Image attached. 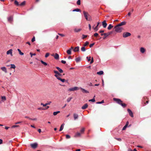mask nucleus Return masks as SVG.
I'll return each mask as SVG.
<instances>
[{"label": "nucleus", "mask_w": 151, "mask_h": 151, "mask_svg": "<svg viewBox=\"0 0 151 151\" xmlns=\"http://www.w3.org/2000/svg\"><path fill=\"white\" fill-rule=\"evenodd\" d=\"M113 100L119 104L121 105L123 108H125L127 106V104L123 103V101L120 99L116 98H114Z\"/></svg>", "instance_id": "1"}, {"label": "nucleus", "mask_w": 151, "mask_h": 151, "mask_svg": "<svg viewBox=\"0 0 151 151\" xmlns=\"http://www.w3.org/2000/svg\"><path fill=\"white\" fill-rule=\"evenodd\" d=\"M83 13L85 18L87 21H91L92 20L91 17L88 12L84 11H83Z\"/></svg>", "instance_id": "2"}, {"label": "nucleus", "mask_w": 151, "mask_h": 151, "mask_svg": "<svg viewBox=\"0 0 151 151\" xmlns=\"http://www.w3.org/2000/svg\"><path fill=\"white\" fill-rule=\"evenodd\" d=\"M114 28L115 29V31L117 32H121L122 31V28L121 27H120L119 26H118V25H116L114 27Z\"/></svg>", "instance_id": "3"}, {"label": "nucleus", "mask_w": 151, "mask_h": 151, "mask_svg": "<svg viewBox=\"0 0 151 151\" xmlns=\"http://www.w3.org/2000/svg\"><path fill=\"white\" fill-rule=\"evenodd\" d=\"M131 34L129 32H126L123 33V37L124 38L130 36Z\"/></svg>", "instance_id": "4"}, {"label": "nucleus", "mask_w": 151, "mask_h": 151, "mask_svg": "<svg viewBox=\"0 0 151 151\" xmlns=\"http://www.w3.org/2000/svg\"><path fill=\"white\" fill-rule=\"evenodd\" d=\"M79 89V88L77 87H75L72 88H70L68 91H76L78 90Z\"/></svg>", "instance_id": "5"}, {"label": "nucleus", "mask_w": 151, "mask_h": 151, "mask_svg": "<svg viewBox=\"0 0 151 151\" xmlns=\"http://www.w3.org/2000/svg\"><path fill=\"white\" fill-rule=\"evenodd\" d=\"M55 76L60 81H62L63 82H65V80L64 79H62L60 77H59V76H58L57 75H55Z\"/></svg>", "instance_id": "6"}, {"label": "nucleus", "mask_w": 151, "mask_h": 151, "mask_svg": "<svg viewBox=\"0 0 151 151\" xmlns=\"http://www.w3.org/2000/svg\"><path fill=\"white\" fill-rule=\"evenodd\" d=\"M7 20L8 22L9 23H12V22L13 21V16H11L7 18Z\"/></svg>", "instance_id": "7"}, {"label": "nucleus", "mask_w": 151, "mask_h": 151, "mask_svg": "<svg viewBox=\"0 0 151 151\" xmlns=\"http://www.w3.org/2000/svg\"><path fill=\"white\" fill-rule=\"evenodd\" d=\"M30 145L32 148L35 149L37 147V144L36 143H34L31 144Z\"/></svg>", "instance_id": "8"}, {"label": "nucleus", "mask_w": 151, "mask_h": 151, "mask_svg": "<svg viewBox=\"0 0 151 151\" xmlns=\"http://www.w3.org/2000/svg\"><path fill=\"white\" fill-rule=\"evenodd\" d=\"M127 111L129 113V115L132 117H133V115L132 111L129 109H127Z\"/></svg>", "instance_id": "9"}, {"label": "nucleus", "mask_w": 151, "mask_h": 151, "mask_svg": "<svg viewBox=\"0 0 151 151\" xmlns=\"http://www.w3.org/2000/svg\"><path fill=\"white\" fill-rule=\"evenodd\" d=\"M1 100H0V103H2V102H4L6 100V98L5 96H1Z\"/></svg>", "instance_id": "10"}, {"label": "nucleus", "mask_w": 151, "mask_h": 151, "mask_svg": "<svg viewBox=\"0 0 151 151\" xmlns=\"http://www.w3.org/2000/svg\"><path fill=\"white\" fill-rule=\"evenodd\" d=\"M12 49H10L8 51H7L6 52V54L7 55L10 54L11 56H13V55L12 54Z\"/></svg>", "instance_id": "11"}, {"label": "nucleus", "mask_w": 151, "mask_h": 151, "mask_svg": "<svg viewBox=\"0 0 151 151\" xmlns=\"http://www.w3.org/2000/svg\"><path fill=\"white\" fill-rule=\"evenodd\" d=\"M74 119L76 120L78 118V114L76 113H74L73 114Z\"/></svg>", "instance_id": "12"}, {"label": "nucleus", "mask_w": 151, "mask_h": 151, "mask_svg": "<svg viewBox=\"0 0 151 151\" xmlns=\"http://www.w3.org/2000/svg\"><path fill=\"white\" fill-rule=\"evenodd\" d=\"M106 22V21L104 20L102 22V25L104 28H106L107 25V24Z\"/></svg>", "instance_id": "13"}, {"label": "nucleus", "mask_w": 151, "mask_h": 151, "mask_svg": "<svg viewBox=\"0 0 151 151\" xmlns=\"http://www.w3.org/2000/svg\"><path fill=\"white\" fill-rule=\"evenodd\" d=\"M126 22H121V23L118 24L117 25H118V26H119L120 27L121 26L126 24Z\"/></svg>", "instance_id": "14"}, {"label": "nucleus", "mask_w": 151, "mask_h": 151, "mask_svg": "<svg viewBox=\"0 0 151 151\" xmlns=\"http://www.w3.org/2000/svg\"><path fill=\"white\" fill-rule=\"evenodd\" d=\"M79 47L78 46H77L75 47L73 49V51L74 52H78L79 51Z\"/></svg>", "instance_id": "15"}, {"label": "nucleus", "mask_w": 151, "mask_h": 151, "mask_svg": "<svg viewBox=\"0 0 151 151\" xmlns=\"http://www.w3.org/2000/svg\"><path fill=\"white\" fill-rule=\"evenodd\" d=\"M104 36L103 37V39H105L106 37L109 35V33H104Z\"/></svg>", "instance_id": "16"}, {"label": "nucleus", "mask_w": 151, "mask_h": 151, "mask_svg": "<svg viewBox=\"0 0 151 151\" xmlns=\"http://www.w3.org/2000/svg\"><path fill=\"white\" fill-rule=\"evenodd\" d=\"M1 69L3 71L5 72V73H6L7 72V70L6 68L5 67H2L1 68Z\"/></svg>", "instance_id": "17"}, {"label": "nucleus", "mask_w": 151, "mask_h": 151, "mask_svg": "<svg viewBox=\"0 0 151 151\" xmlns=\"http://www.w3.org/2000/svg\"><path fill=\"white\" fill-rule=\"evenodd\" d=\"M88 106V105L87 104H84V105L81 108L83 109H86V108H87Z\"/></svg>", "instance_id": "18"}, {"label": "nucleus", "mask_w": 151, "mask_h": 151, "mask_svg": "<svg viewBox=\"0 0 151 151\" xmlns=\"http://www.w3.org/2000/svg\"><path fill=\"white\" fill-rule=\"evenodd\" d=\"M80 89L82 90V92L83 93H89V92L84 89L82 88H80Z\"/></svg>", "instance_id": "19"}, {"label": "nucleus", "mask_w": 151, "mask_h": 151, "mask_svg": "<svg viewBox=\"0 0 151 151\" xmlns=\"http://www.w3.org/2000/svg\"><path fill=\"white\" fill-rule=\"evenodd\" d=\"M55 58L56 59L58 60L59 59V55L58 54L56 53L54 56Z\"/></svg>", "instance_id": "20"}, {"label": "nucleus", "mask_w": 151, "mask_h": 151, "mask_svg": "<svg viewBox=\"0 0 151 151\" xmlns=\"http://www.w3.org/2000/svg\"><path fill=\"white\" fill-rule=\"evenodd\" d=\"M144 99H145V100L146 99H147L148 100V99H147V98H145V97L144 98ZM149 102V101L148 100H147L146 102H144L143 104V106H145L146 105V103L148 104Z\"/></svg>", "instance_id": "21"}, {"label": "nucleus", "mask_w": 151, "mask_h": 151, "mask_svg": "<svg viewBox=\"0 0 151 151\" xmlns=\"http://www.w3.org/2000/svg\"><path fill=\"white\" fill-rule=\"evenodd\" d=\"M56 68L58 70L60 73H63V70L59 67H56Z\"/></svg>", "instance_id": "22"}, {"label": "nucleus", "mask_w": 151, "mask_h": 151, "mask_svg": "<svg viewBox=\"0 0 151 151\" xmlns=\"http://www.w3.org/2000/svg\"><path fill=\"white\" fill-rule=\"evenodd\" d=\"M140 52L142 53H144L145 51V49L143 47H141L140 49Z\"/></svg>", "instance_id": "23"}, {"label": "nucleus", "mask_w": 151, "mask_h": 151, "mask_svg": "<svg viewBox=\"0 0 151 151\" xmlns=\"http://www.w3.org/2000/svg\"><path fill=\"white\" fill-rule=\"evenodd\" d=\"M81 30V29H77L75 28L74 29V31L75 32H79Z\"/></svg>", "instance_id": "24"}, {"label": "nucleus", "mask_w": 151, "mask_h": 151, "mask_svg": "<svg viewBox=\"0 0 151 151\" xmlns=\"http://www.w3.org/2000/svg\"><path fill=\"white\" fill-rule=\"evenodd\" d=\"M64 123L63 124L61 125L60 127V130H59L60 131H61L63 130V128H64Z\"/></svg>", "instance_id": "25"}, {"label": "nucleus", "mask_w": 151, "mask_h": 151, "mask_svg": "<svg viewBox=\"0 0 151 151\" xmlns=\"http://www.w3.org/2000/svg\"><path fill=\"white\" fill-rule=\"evenodd\" d=\"M113 26H112V25L111 24H110L109 25V26H108V28H107V29H108V30H110V29H111L112 28H113Z\"/></svg>", "instance_id": "26"}, {"label": "nucleus", "mask_w": 151, "mask_h": 151, "mask_svg": "<svg viewBox=\"0 0 151 151\" xmlns=\"http://www.w3.org/2000/svg\"><path fill=\"white\" fill-rule=\"evenodd\" d=\"M103 73H104V72L103 71H100L99 72H97V74L100 75L103 74Z\"/></svg>", "instance_id": "27"}, {"label": "nucleus", "mask_w": 151, "mask_h": 151, "mask_svg": "<svg viewBox=\"0 0 151 151\" xmlns=\"http://www.w3.org/2000/svg\"><path fill=\"white\" fill-rule=\"evenodd\" d=\"M17 50L19 52V54L21 55H24V53L22 52L21 50L19 49H17Z\"/></svg>", "instance_id": "28"}, {"label": "nucleus", "mask_w": 151, "mask_h": 151, "mask_svg": "<svg viewBox=\"0 0 151 151\" xmlns=\"http://www.w3.org/2000/svg\"><path fill=\"white\" fill-rule=\"evenodd\" d=\"M99 24V22H98L97 24V25L96 26V27L94 28V29L95 31H96L98 30V25Z\"/></svg>", "instance_id": "29"}, {"label": "nucleus", "mask_w": 151, "mask_h": 151, "mask_svg": "<svg viewBox=\"0 0 151 151\" xmlns=\"http://www.w3.org/2000/svg\"><path fill=\"white\" fill-rule=\"evenodd\" d=\"M81 50L82 52H85L86 50V49L85 48V47L83 46L81 48Z\"/></svg>", "instance_id": "30"}, {"label": "nucleus", "mask_w": 151, "mask_h": 151, "mask_svg": "<svg viewBox=\"0 0 151 151\" xmlns=\"http://www.w3.org/2000/svg\"><path fill=\"white\" fill-rule=\"evenodd\" d=\"M68 55H70L71 53V49H69L68 50L66 51Z\"/></svg>", "instance_id": "31"}, {"label": "nucleus", "mask_w": 151, "mask_h": 151, "mask_svg": "<svg viewBox=\"0 0 151 151\" xmlns=\"http://www.w3.org/2000/svg\"><path fill=\"white\" fill-rule=\"evenodd\" d=\"M14 4L17 6H19V5L18 1L17 0L15 1L14 2Z\"/></svg>", "instance_id": "32"}, {"label": "nucleus", "mask_w": 151, "mask_h": 151, "mask_svg": "<svg viewBox=\"0 0 151 151\" xmlns=\"http://www.w3.org/2000/svg\"><path fill=\"white\" fill-rule=\"evenodd\" d=\"M81 135V133H80L78 132L76 134L75 136L76 137H78L80 136Z\"/></svg>", "instance_id": "33"}, {"label": "nucleus", "mask_w": 151, "mask_h": 151, "mask_svg": "<svg viewBox=\"0 0 151 151\" xmlns=\"http://www.w3.org/2000/svg\"><path fill=\"white\" fill-rule=\"evenodd\" d=\"M10 65L11 66L10 67L11 69V68H14V69L15 68H16V66L14 64H11Z\"/></svg>", "instance_id": "34"}, {"label": "nucleus", "mask_w": 151, "mask_h": 151, "mask_svg": "<svg viewBox=\"0 0 151 151\" xmlns=\"http://www.w3.org/2000/svg\"><path fill=\"white\" fill-rule=\"evenodd\" d=\"M73 11V12L76 11V12H81V10L80 9H74Z\"/></svg>", "instance_id": "35"}, {"label": "nucleus", "mask_w": 151, "mask_h": 151, "mask_svg": "<svg viewBox=\"0 0 151 151\" xmlns=\"http://www.w3.org/2000/svg\"><path fill=\"white\" fill-rule=\"evenodd\" d=\"M80 60L81 58L80 57H78L76 58L75 59V60L77 62H79L80 61Z\"/></svg>", "instance_id": "36"}, {"label": "nucleus", "mask_w": 151, "mask_h": 151, "mask_svg": "<svg viewBox=\"0 0 151 151\" xmlns=\"http://www.w3.org/2000/svg\"><path fill=\"white\" fill-rule=\"evenodd\" d=\"M40 62H41L42 63V64H43L44 65H45V66H46L47 65V63L44 62L43 61H42V60H40Z\"/></svg>", "instance_id": "37"}, {"label": "nucleus", "mask_w": 151, "mask_h": 151, "mask_svg": "<svg viewBox=\"0 0 151 151\" xmlns=\"http://www.w3.org/2000/svg\"><path fill=\"white\" fill-rule=\"evenodd\" d=\"M60 112V111H57L56 112H54L53 113V114L54 116H55L57 115L58 113H59Z\"/></svg>", "instance_id": "38"}, {"label": "nucleus", "mask_w": 151, "mask_h": 151, "mask_svg": "<svg viewBox=\"0 0 151 151\" xmlns=\"http://www.w3.org/2000/svg\"><path fill=\"white\" fill-rule=\"evenodd\" d=\"M89 44V42H88L87 41L83 45V46L85 47L88 45Z\"/></svg>", "instance_id": "39"}, {"label": "nucleus", "mask_w": 151, "mask_h": 151, "mask_svg": "<svg viewBox=\"0 0 151 151\" xmlns=\"http://www.w3.org/2000/svg\"><path fill=\"white\" fill-rule=\"evenodd\" d=\"M26 2L25 1H23L22 3L21 4H19V6H23L25 5Z\"/></svg>", "instance_id": "40"}, {"label": "nucleus", "mask_w": 151, "mask_h": 151, "mask_svg": "<svg viewBox=\"0 0 151 151\" xmlns=\"http://www.w3.org/2000/svg\"><path fill=\"white\" fill-rule=\"evenodd\" d=\"M72 99V97H69L68 98V99H67V101L68 102H69Z\"/></svg>", "instance_id": "41"}, {"label": "nucleus", "mask_w": 151, "mask_h": 151, "mask_svg": "<svg viewBox=\"0 0 151 151\" xmlns=\"http://www.w3.org/2000/svg\"><path fill=\"white\" fill-rule=\"evenodd\" d=\"M84 131H85V128H83L81 129V130H80V132L81 133H83L84 132Z\"/></svg>", "instance_id": "42"}, {"label": "nucleus", "mask_w": 151, "mask_h": 151, "mask_svg": "<svg viewBox=\"0 0 151 151\" xmlns=\"http://www.w3.org/2000/svg\"><path fill=\"white\" fill-rule=\"evenodd\" d=\"M95 96H94V97H95ZM89 101H92V102H94L95 101V99L93 98V99H90L89 100Z\"/></svg>", "instance_id": "43"}, {"label": "nucleus", "mask_w": 151, "mask_h": 151, "mask_svg": "<svg viewBox=\"0 0 151 151\" xmlns=\"http://www.w3.org/2000/svg\"><path fill=\"white\" fill-rule=\"evenodd\" d=\"M76 3L78 5H80L81 4V0H78Z\"/></svg>", "instance_id": "44"}, {"label": "nucleus", "mask_w": 151, "mask_h": 151, "mask_svg": "<svg viewBox=\"0 0 151 151\" xmlns=\"http://www.w3.org/2000/svg\"><path fill=\"white\" fill-rule=\"evenodd\" d=\"M87 37V35H82V38L83 39L86 38Z\"/></svg>", "instance_id": "45"}, {"label": "nucleus", "mask_w": 151, "mask_h": 151, "mask_svg": "<svg viewBox=\"0 0 151 151\" xmlns=\"http://www.w3.org/2000/svg\"><path fill=\"white\" fill-rule=\"evenodd\" d=\"M66 138L67 139H69L70 138V136L68 134H67L66 135Z\"/></svg>", "instance_id": "46"}, {"label": "nucleus", "mask_w": 151, "mask_h": 151, "mask_svg": "<svg viewBox=\"0 0 151 151\" xmlns=\"http://www.w3.org/2000/svg\"><path fill=\"white\" fill-rule=\"evenodd\" d=\"M104 100H103L101 102H97L96 103L97 104H101L104 103Z\"/></svg>", "instance_id": "47"}, {"label": "nucleus", "mask_w": 151, "mask_h": 151, "mask_svg": "<svg viewBox=\"0 0 151 151\" xmlns=\"http://www.w3.org/2000/svg\"><path fill=\"white\" fill-rule=\"evenodd\" d=\"M114 138L117 140L118 141H122V139L121 138H116V137H115Z\"/></svg>", "instance_id": "48"}, {"label": "nucleus", "mask_w": 151, "mask_h": 151, "mask_svg": "<svg viewBox=\"0 0 151 151\" xmlns=\"http://www.w3.org/2000/svg\"><path fill=\"white\" fill-rule=\"evenodd\" d=\"M49 55H50L49 53H47L46 54L45 57V58H47Z\"/></svg>", "instance_id": "49"}, {"label": "nucleus", "mask_w": 151, "mask_h": 151, "mask_svg": "<svg viewBox=\"0 0 151 151\" xmlns=\"http://www.w3.org/2000/svg\"><path fill=\"white\" fill-rule=\"evenodd\" d=\"M30 54L31 55V57H32L33 55H35L36 54L35 53L32 54V52H30Z\"/></svg>", "instance_id": "50"}, {"label": "nucleus", "mask_w": 151, "mask_h": 151, "mask_svg": "<svg viewBox=\"0 0 151 151\" xmlns=\"http://www.w3.org/2000/svg\"><path fill=\"white\" fill-rule=\"evenodd\" d=\"M91 57H86V58L88 59V61H89L90 60H91Z\"/></svg>", "instance_id": "51"}, {"label": "nucleus", "mask_w": 151, "mask_h": 151, "mask_svg": "<svg viewBox=\"0 0 151 151\" xmlns=\"http://www.w3.org/2000/svg\"><path fill=\"white\" fill-rule=\"evenodd\" d=\"M35 41V37H34L31 40V41L32 42H33Z\"/></svg>", "instance_id": "52"}, {"label": "nucleus", "mask_w": 151, "mask_h": 151, "mask_svg": "<svg viewBox=\"0 0 151 151\" xmlns=\"http://www.w3.org/2000/svg\"><path fill=\"white\" fill-rule=\"evenodd\" d=\"M98 35H99L97 33H95L94 34V36L95 37H97L98 36Z\"/></svg>", "instance_id": "53"}, {"label": "nucleus", "mask_w": 151, "mask_h": 151, "mask_svg": "<svg viewBox=\"0 0 151 151\" xmlns=\"http://www.w3.org/2000/svg\"><path fill=\"white\" fill-rule=\"evenodd\" d=\"M58 34L59 35H60V36H62V37H64V36H65V35H64L63 34H60V33H58Z\"/></svg>", "instance_id": "54"}, {"label": "nucleus", "mask_w": 151, "mask_h": 151, "mask_svg": "<svg viewBox=\"0 0 151 151\" xmlns=\"http://www.w3.org/2000/svg\"><path fill=\"white\" fill-rule=\"evenodd\" d=\"M54 73H55V75H58V72L57 71H56V70H54Z\"/></svg>", "instance_id": "55"}, {"label": "nucleus", "mask_w": 151, "mask_h": 151, "mask_svg": "<svg viewBox=\"0 0 151 151\" xmlns=\"http://www.w3.org/2000/svg\"><path fill=\"white\" fill-rule=\"evenodd\" d=\"M127 126H126L125 125L124 126V127L123 128V129H122V130H125L126 129V128H127Z\"/></svg>", "instance_id": "56"}, {"label": "nucleus", "mask_w": 151, "mask_h": 151, "mask_svg": "<svg viewBox=\"0 0 151 151\" xmlns=\"http://www.w3.org/2000/svg\"><path fill=\"white\" fill-rule=\"evenodd\" d=\"M94 45V43H93L90 44L89 46L90 47H92Z\"/></svg>", "instance_id": "57"}, {"label": "nucleus", "mask_w": 151, "mask_h": 151, "mask_svg": "<svg viewBox=\"0 0 151 151\" xmlns=\"http://www.w3.org/2000/svg\"><path fill=\"white\" fill-rule=\"evenodd\" d=\"M19 127V125H15L13 126H12V128H15V127Z\"/></svg>", "instance_id": "58"}, {"label": "nucleus", "mask_w": 151, "mask_h": 151, "mask_svg": "<svg viewBox=\"0 0 151 151\" xmlns=\"http://www.w3.org/2000/svg\"><path fill=\"white\" fill-rule=\"evenodd\" d=\"M41 105H42L44 106H47V104H43L42 103H41Z\"/></svg>", "instance_id": "59"}, {"label": "nucleus", "mask_w": 151, "mask_h": 151, "mask_svg": "<svg viewBox=\"0 0 151 151\" xmlns=\"http://www.w3.org/2000/svg\"><path fill=\"white\" fill-rule=\"evenodd\" d=\"M61 62L62 63H63V64H65L66 63V61L64 60H62L61 61Z\"/></svg>", "instance_id": "60"}, {"label": "nucleus", "mask_w": 151, "mask_h": 151, "mask_svg": "<svg viewBox=\"0 0 151 151\" xmlns=\"http://www.w3.org/2000/svg\"><path fill=\"white\" fill-rule=\"evenodd\" d=\"M93 58H92V59H91V60L90 63L91 64H92V63H93Z\"/></svg>", "instance_id": "61"}, {"label": "nucleus", "mask_w": 151, "mask_h": 151, "mask_svg": "<svg viewBox=\"0 0 151 151\" xmlns=\"http://www.w3.org/2000/svg\"><path fill=\"white\" fill-rule=\"evenodd\" d=\"M38 109L39 110H45V109L42 108H38Z\"/></svg>", "instance_id": "62"}, {"label": "nucleus", "mask_w": 151, "mask_h": 151, "mask_svg": "<svg viewBox=\"0 0 151 151\" xmlns=\"http://www.w3.org/2000/svg\"><path fill=\"white\" fill-rule=\"evenodd\" d=\"M3 143V140L2 139H0V144H1Z\"/></svg>", "instance_id": "63"}, {"label": "nucleus", "mask_w": 151, "mask_h": 151, "mask_svg": "<svg viewBox=\"0 0 151 151\" xmlns=\"http://www.w3.org/2000/svg\"><path fill=\"white\" fill-rule=\"evenodd\" d=\"M104 32V30H101L99 31V32L100 33H102Z\"/></svg>", "instance_id": "64"}]
</instances>
